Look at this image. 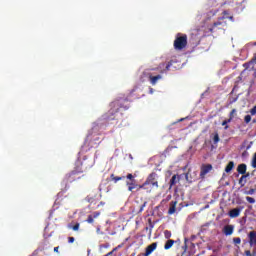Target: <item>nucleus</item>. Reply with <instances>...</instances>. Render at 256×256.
<instances>
[{
	"label": "nucleus",
	"instance_id": "1",
	"mask_svg": "<svg viewBox=\"0 0 256 256\" xmlns=\"http://www.w3.org/2000/svg\"><path fill=\"white\" fill-rule=\"evenodd\" d=\"M148 185H151L152 189H159V175L156 172L150 173L145 182L139 185V189L151 192V189L147 187Z\"/></svg>",
	"mask_w": 256,
	"mask_h": 256
},
{
	"label": "nucleus",
	"instance_id": "2",
	"mask_svg": "<svg viewBox=\"0 0 256 256\" xmlns=\"http://www.w3.org/2000/svg\"><path fill=\"white\" fill-rule=\"evenodd\" d=\"M111 109L109 110V116L108 119H110L111 121L115 120V119H119V117H121V115H123V112L121 111H127V107H123L121 106V104H119V102H113L111 104Z\"/></svg>",
	"mask_w": 256,
	"mask_h": 256
},
{
	"label": "nucleus",
	"instance_id": "3",
	"mask_svg": "<svg viewBox=\"0 0 256 256\" xmlns=\"http://www.w3.org/2000/svg\"><path fill=\"white\" fill-rule=\"evenodd\" d=\"M187 47V34L178 33L174 40V49L176 51H183Z\"/></svg>",
	"mask_w": 256,
	"mask_h": 256
},
{
	"label": "nucleus",
	"instance_id": "4",
	"mask_svg": "<svg viewBox=\"0 0 256 256\" xmlns=\"http://www.w3.org/2000/svg\"><path fill=\"white\" fill-rule=\"evenodd\" d=\"M80 173H83V170H73L65 176V183H73V181H77L80 177H77Z\"/></svg>",
	"mask_w": 256,
	"mask_h": 256
},
{
	"label": "nucleus",
	"instance_id": "5",
	"mask_svg": "<svg viewBox=\"0 0 256 256\" xmlns=\"http://www.w3.org/2000/svg\"><path fill=\"white\" fill-rule=\"evenodd\" d=\"M80 165H81V169L79 171H82L83 173V171H87V169H91V167H93L94 165V162L92 159H89V157L84 156Z\"/></svg>",
	"mask_w": 256,
	"mask_h": 256
},
{
	"label": "nucleus",
	"instance_id": "6",
	"mask_svg": "<svg viewBox=\"0 0 256 256\" xmlns=\"http://www.w3.org/2000/svg\"><path fill=\"white\" fill-rule=\"evenodd\" d=\"M211 171H213V165L211 164H202L201 168H200V179H205L206 175L208 173H211Z\"/></svg>",
	"mask_w": 256,
	"mask_h": 256
},
{
	"label": "nucleus",
	"instance_id": "7",
	"mask_svg": "<svg viewBox=\"0 0 256 256\" xmlns=\"http://www.w3.org/2000/svg\"><path fill=\"white\" fill-rule=\"evenodd\" d=\"M197 175H198L197 171L192 172L190 175L188 172L185 174V179L188 183H195V181L199 180V177Z\"/></svg>",
	"mask_w": 256,
	"mask_h": 256
},
{
	"label": "nucleus",
	"instance_id": "8",
	"mask_svg": "<svg viewBox=\"0 0 256 256\" xmlns=\"http://www.w3.org/2000/svg\"><path fill=\"white\" fill-rule=\"evenodd\" d=\"M100 215H101V212L99 211L93 212L92 214L88 215L86 219V223H89V225H93V223H95V219L100 217Z\"/></svg>",
	"mask_w": 256,
	"mask_h": 256
},
{
	"label": "nucleus",
	"instance_id": "9",
	"mask_svg": "<svg viewBox=\"0 0 256 256\" xmlns=\"http://www.w3.org/2000/svg\"><path fill=\"white\" fill-rule=\"evenodd\" d=\"M155 249H157V242H154V243L148 245L146 247L145 253L139 254L138 256H141V255L142 256H149V255H151V253H153V251H155Z\"/></svg>",
	"mask_w": 256,
	"mask_h": 256
},
{
	"label": "nucleus",
	"instance_id": "10",
	"mask_svg": "<svg viewBox=\"0 0 256 256\" xmlns=\"http://www.w3.org/2000/svg\"><path fill=\"white\" fill-rule=\"evenodd\" d=\"M221 27H223V22L221 21H217L214 22L213 25L211 27H209V31L210 33H217V31H219V29H221Z\"/></svg>",
	"mask_w": 256,
	"mask_h": 256
},
{
	"label": "nucleus",
	"instance_id": "11",
	"mask_svg": "<svg viewBox=\"0 0 256 256\" xmlns=\"http://www.w3.org/2000/svg\"><path fill=\"white\" fill-rule=\"evenodd\" d=\"M126 185L128 186V191H130L132 193L133 189H137V191H141V189L143 188H139V184H137V181H133V182H126Z\"/></svg>",
	"mask_w": 256,
	"mask_h": 256
},
{
	"label": "nucleus",
	"instance_id": "12",
	"mask_svg": "<svg viewBox=\"0 0 256 256\" xmlns=\"http://www.w3.org/2000/svg\"><path fill=\"white\" fill-rule=\"evenodd\" d=\"M250 247L256 245V231H250L248 234Z\"/></svg>",
	"mask_w": 256,
	"mask_h": 256
},
{
	"label": "nucleus",
	"instance_id": "13",
	"mask_svg": "<svg viewBox=\"0 0 256 256\" xmlns=\"http://www.w3.org/2000/svg\"><path fill=\"white\" fill-rule=\"evenodd\" d=\"M160 79H163V76H161V74H158L156 76H153V74H149V81L151 85H157V81H160Z\"/></svg>",
	"mask_w": 256,
	"mask_h": 256
},
{
	"label": "nucleus",
	"instance_id": "14",
	"mask_svg": "<svg viewBox=\"0 0 256 256\" xmlns=\"http://www.w3.org/2000/svg\"><path fill=\"white\" fill-rule=\"evenodd\" d=\"M239 215H241V208H234L229 211V217H231V219H235L239 217Z\"/></svg>",
	"mask_w": 256,
	"mask_h": 256
},
{
	"label": "nucleus",
	"instance_id": "15",
	"mask_svg": "<svg viewBox=\"0 0 256 256\" xmlns=\"http://www.w3.org/2000/svg\"><path fill=\"white\" fill-rule=\"evenodd\" d=\"M234 229H235V227L233 225H226L223 228V233L226 236L233 235Z\"/></svg>",
	"mask_w": 256,
	"mask_h": 256
},
{
	"label": "nucleus",
	"instance_id": "16",
	"mask_svg": "<svg viewBox=\"0 0 256 256\" xmlns=\"http://www.w3.org/2000/svg\"><path fill=\"white\" fill-rule=\"evenodd\" d=\"M176 211H177V201H171L170 207L168 209V215H174Z\"/></svg>",
	"mask_w": 256,
	"mask_h": 256
},
{
	"label": "nucleus",
	"instance_id": "17",
	"mask_svg": "<svg viewBox=\"0 0 256 256\" xmlns=\"http://www.w3.org/2000/svg\"><path fill=\"white\" fill-rule=\"evenodd\" d=\"M181 181V177L179 175H173L172 178L170 179L169 185L170 189L174 186L177 185Z\"/></svg>",
	"mask_w": 256,
	"mask_h": 256
},
{
	"label": "nucleus",
	"instance_id": "18",
	"mask_svg": "<svg viewBox=\"0 0 256 256\" xmlns=\"http://www.w3.org/2000/svg\"><path fill=\"white\" fill-rule=\"evenodd\" d=\"M237 171L240 175H245L247 173V165L246 164H240L237 167Z\"/></svg>",
	"mask_w": 256,
	"mask_h": 256
},
{
	"label": "nucleus",
	"instance_id": "19",
	"mask_svg": "<svg viewBox=\"0 0 256 256\" xmlns=\"http://www.w3.org/2000/svg\"><path fill=\"white\" fill-rule=\"evenodd\" d=\"M110 179L111 181H113V183H117L118 181H123V179H125V176H115V174H111Z\"/></svg>",
	"mask_w": 256,
	"mask_h": 256
},
{
	"label": "nucleus",
	"instance_id": "20",
	"mask_svg": "<svg viewBox=\"0 0 256 256\" xmlns=\"http://www.w3.org/2000/svg\"><path fill=\"white\" fill-rule=\"evenodd\" d=\"M173 245H175V240L169 239V240L165 243L164 249H165L166 251H169V249H171V247H173Z\"/></svg>",
	"mask_w": 256,
	"mask_h": 256
},
{
	"label": "nucleus",
	"instance_id": "21",
	"mask_svg": "<svg viewBox=\"0 0 256 256\" xmlns=\"http://www.w3.org/2000/svg\"><path fill=\"white\" fill-rule=\"evenodd\" d=\"M233 167H235V163L233 161H230L226 167H225V171L227 173H231V171H233Z\"/></svg>",
	"mask_w": 256,
	"mask_h": 256
},
{
	"label": "nucleus",
	"instance_id": "22",
	"mask_svg": "<svg viewBox=\"0 0 256 256\" xmlns=\"http://www.w3.org/2000/svg\"><path fill=\"white\" fill-rule=\"evenodd\" d=\"M235 115H237V109H232L230 114H229V121H233V119H235Z\"/></svg>",
	"mask_w": 256,
	"mask_h": 256
},
{
	"label": "nucleus",
	"instance_id": "23",
	"mask_svg": "<svg viewBox=\"0 0 256 256\" xmlns=\"http://www.w3.org/2000/svg\"><path fill=\"white\" fill-rule=\"evenodd\" d=\"M145 207H147V201L143 202V204L139 206L138 213H143Z\"/></svg>",
	"mask_w": 256,
	"mask_h": 256
},
{
	"label": "nucleus",
	"instance_id": "24",
	"mask_svg": "<svg viewBox=\"0 0 256 256\" xmlns=\"http://www.w3.org/2000/svg\"><path fill=\"white\" fill-rule=\"evenodd\" d=\"M228 123H231V120H229V119L224 120L222 122V127H224L225 129H229V125H227Z\"/></svg>",
	"mask_w": 256,
	"mask_h": 256
},
{
	"label": "nucleus",
	"instance_id": "25",
	"mask_svg": "<svg viewBox=\"0 0 256 256\" xmlns=\"http://www.w3.org/2000/svg\"><path fill=\"white\" fill-rule=\"evenodd\" d=\"M126 179H128L129 182L136 181L135 176L133 174H127Z\"/></svg>",
	"mask_w": 256,
	"mask_h": 256
},
{
	"label": "nucleus",
	"instance_id": "26",
	"mask_svg": "<svg viewBox=\"0 0 256 256\" xmlns=\"http://www.w3.org/2000/svg\"><path fill=\"white\" fill-rule=\"evenodd\" d=\"M171 231H169V230H165L164 231V237H165V239H171Z\"/></svg>",
	"mask_w": 256,
	"mask_h": 256
},
{
	"label": "nucleus",
	"instance_id": "27",
	"mask_svg": "<svg viewBox=\"0 0 256 256\" xmlns=\"http://www.w3.org/2000/svg\"><path fill=\"white\" fill-rule=\"evenodd\" d=\"M244 194L245 195H254L255 194V189L251 188L250 190L245 191Z\"/></svg>",
	"mask_w": 256,
	"mask_h": 256
},
{
	"label": "nucleus",
	"instance_id": "28",
	"mask_svg": "<svg viewBox=\"0 0 256 256\" xmlns=\"http://www.w3.org/2000/svg\"><path fill=\"white\" fill-rule=\"evenodd\" d=\"M233 242L235 243V245H241V238L236 237L233 239Z\"/></svg>",
	"mask_w": 256,
	"mask_h": 256
},
{
	"label": "nucleus",
	"instance_id": "29",
	"mask_svg": "<svg viewBox=\"0 0 256 256\" xmlns=\"http://www.w3.org/2000/svg\"><path fill=\"white\" fill-rule=\"evenodd\" d=\"M244 121H245V123H251V115H246L244 117Z\"/></svg>",
	"mask_w": 256,
	"mask_h": 256
},
{
	"label": "nucleus",
	"instance_id": "30",
	"mask_svg": "<svg viewBox=\"0 0 256 256\" xmlns=\"http://www.w3.org/2000/svg\"><path fill=\"white\" fill-rule=\"evenodd\" d=\"M249 177V175L242 174L241 178L239 179V184L241 185L243 183V180Z\"/></svg>",
	"mask_w": 256,
	"mask_h": 256
},
{
	"label": "nucleus",
	"instance_id": "31",
	"mask_svg": "<svg viewBox=\"0 0 256 256\" xmlns=\"http://www.w3.org/2000/svg\"><path fill=\"white\" fill-rule=\"evenodd\" d=\"M246 201H248V203L253 204V203H255V198L248 196V197H246Z\"/></svg>",
	"mask_w": 256,
	"mask_h": 256
},
{
	"label": "nucleus",
	"instance_id": "32",
	"mask_svg": "<svg viewBox=\"0 0 256 256\" xmlns=\"http://www.w3.org/2000/svg\"><path fill=\"white\" fill-rule=\"evenodd\" d=\"M81 226V224H79V223H76L74 226H72V229L74 230V231H79V227Z\"/></svg>",
	"mask_w": 256,
	"mask_h": 256
},
{
	"label": "nucleus",
	"instance_id": "33",
	"mask_svg": "<svg viewBox=\"0 0 256 256\" xmlns=\"http://www.w3.org/2000/svg\"><path fill=\"white\" fill-rule=\"evenodd\" d=\"M171 67V62H169L167 65H166V69L165 70H161L160 73H163L164 71H169Z\"/></svg>",
	"mask_w": 256,
	"mask_h": 256
},
{
	"label": "nucleus",
	"instance_id": "34",
	"mask_svg": "<svg viewBox=\"0 0 256 256\" xmlns=\"http://www.w3.org/2000/svg\"><path fill=\"white\" fill-rule=\"evenodd\" d=\"M250 115H256V105L250 110Z\"/></svg>",
	"mask_w": 256,
	"mask_h": 256
},
{
	"label": "nucleus",
	"instance_id": "35",
	"mask_svg": "<svg viewBox=\"0 0 256 256\" xmlns=\"http://www.w3.org/2000/svg\"><path fill=\"white\" fill-rule=\"evenodd\" d=\"M214 143H217L219 141V134H215L213 138Z\"/></svg>",
	"mask_w": 256,
	"mask_h": 256
},
{
	"label": "nucleus",
	"instance_id": "36",
	"mask_svg": "<svg viewBox=\"0 0 256 256\" xmlns=\"http://www.w3.org/2000/svg\"><path fill=\"white\" fill-rule=\"evenodd\" d=\"M68 243H75L74 237H68Z\"/></svg>",
	"mask_w": 256,
	"mask_h": 256
},
{
	"label": "nucleus",
	"instance_id": "37",
	"mask_svg": "<svg viewBox=\"0 0 256 256\" xmlns=\"http://www.w3.org/2000/svg\"><path fill=\"white\" fill-rule=\"evenodd\" d=\"M118 249H121V245H118L117 247H115L114 249H112V253H115V251H117Z\"/></svg>",
	"mask_w": 256,
	"mask_h": 256
},
{
	"label": "nucleus",
	"instance_id": "38",
	"mask_svg": "<svg viewBox=\"0 0 256 256\" xmlns=\"http://www.w3.org/2000/svg\"><path fill=\"white\" fill-rule=\"evenodd\" d=\"M251 63H256V53L254 54L253 58L251 59Z\"/></svg>",
	"mask_w": 256,
	"mask_h": 256
},
{
	"label": "nucleus",
	"instance_id": "39",
	"mask_svg": "<svg viewBox=\"0 0 256 256\" xmlns=\"http://www.w3.org/2000/svg\"><path fill=\"white\" fill-rule=\"evenodd\" d=\"M245 255H246V256H253V255L251 254V251H249V250L245 251Z\"/></svg>",
	"mask_w": 256,
	"mask_h": 256
},
{
	"label": "nucleus",
	"instance_id": "40",
	"mask_svg": "<svg viewBox=\"0 0 256 256\" xmlns=\"http://www.w3.org/2000/svg\"><path fill=\"white\" fill-rule=\"evenodd\" d=\"M54 252L59 253V247H54Z\"/></svg>",
	"mask_w": 256,
	"mask_h": 256
},
{
	"label": "nucleus",
	"instance_id": "41",
	"mask_svg": "<svg viewBox=\"0 0 256 256\" xmlns=\"http://www.w3.org/2000/svg\"><path fill=\"white\" fill-rule=\"evenodd\" d=\"M223 15H229V12H228L227 10H225V11L223 12Z\"/></svg>",
	"mask_w": 256,
	"mask_h": 256
},
{
	"label": "nucleus",
	"instance_id": "42",
	"mask_svg": "<svg viewBox=\"0 0 256 256\" xmlns=\"http://www.w3.org/2000/svg\"><path fill=\"white\" fill-rule=\"evenodd\" d=\"M108 255H110V256L113 255V252L112 251L108 252Z\"/></svg>",
	"mask_w": 256,
	"mask_h": 256
},
{
	"label": "nucleus",
	"instance_id": "43",
	"mask_svg": "<svg viewBox=\"0 0 256 256\" xmlns=\"http://www.w3.org/2000/svg\"><path fill=\"white\" fill-rule=\"evenodd\" d=\"M150 93H153V88H150Z\"/></svg>",
	"mask_w": 256,
	"mask_h": 256
},
{
	"label": "nucleus",
	"instance_id": "44",
	"mask_svg": "<svg viewBox=\"0 0 256 256\" xmlns=\"http://www.w3.org/2000/svg\"><path fill=\"white\" fill-rule=\"evenodd\" d=\"M179 121H184V119H183V118H181Z\"/></svg>",
	"mask_w": 256,
	"mask_h": 256
},
{
	"label": "nucleus",
	"instance_id": "45",
	"mask_svg": "<svg viewBox=\"0 0 256 256\" xmlns=\"http://www.w3.org/2000/svg\"><path fill=\"white\" fill-rule=\"evenodd\" d=\"M213 1H216V0H211V3H213Z\"/></svg>",
	"mask_w": 256,
	"mask_h": 256
},
{
	"label": "nucleus",
	"instance_id": "46",
	"mask_svg": "<svg viewBox=\"0 0 256 256\" xmlns=\"http://www.w3.org/2000/svg\"><path fill=\"white\" fill-rule=\"evenodd\" d=\"M106 256H110L109 253H107Z\"/></svg>",
	"mask_w": 256,
	"mask_h": 256
},
{
	"label": "nucleus",
	"instance_id": "47",
	"mask_svg": "<svg viewBox=\"0 0 256 256\" xmlns=\"http://www.w3.org/2000/svg\"><path fill=\"white\" fill-rule=\"evenodd\" d=\"M215 13H217V10H216V12H214V14H213V15H215Z\"/></svg>",
	"mask_w": 256,
	"mask_h": 256
},
{
	"label": "nucleus",
	"instance_id": "48",
	"mask_svg": "<svg viewBox=\"0 0 256 256\" xmlns=\"http://www.w3.org/2000/svg\"><path fill=\"white\" fill-rule=\"evenodd\" d=\"M215 13H217V10H216V12H214V14H213V15H215Z\"/></svg>",
	"mask_w": 256,
	"mask_h": 256
},
{
	"label": "nucleus",
	"instance_id": "49",
	"mask_svg": "<svg viewBox=\"0 0 256 256\" xmlns=\"http://www.w3.org/2000/svg\"><path fill=\"white\" fill-rule=\"evenodd\" d=\"M215 13H217V10H216V12H214V14H213V15H215Z\"/></svg>",
	"mask_w": 256,
	"mask_h": 256
},
{
	"label": "nucleus",
	"instance_id": "50",
	"mask_svg": "<svg viewBox=\"0 0 256 256\" xmlns=\"http://www.w3.org/2000/svg\"><path fill=\"white\" fill-rule=\"evenodd\" d=\"M230 19H233V16H231Z\"/></svg>",
	"mask_w": 256,
	"mask_h": 256
},
{
	"label": "nucleus",
	"instance_id": "51",
	"mask_svg": "<svg viewBox=\"0 0 256 256\" xmlns=\"http://www.w3.org/2000/svg\"><path fill=\"white\" fill-rule=\"evenodd\" d=\"M220 19H225V17H222V18H220Z\"/></svg>",
	"mask_w": 256,
	"mask_h": 256
}]
</instances>
